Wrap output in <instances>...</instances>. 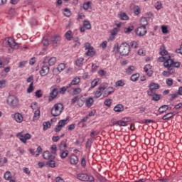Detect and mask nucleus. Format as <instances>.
<instances>
[{
	"mask_svg": "<svg viewBox=\"0 0 182 182\" xmlns=\"http://www.w3.org/2000/svg\"><path fill=\"white\" fill-rule=\"evenodd\" d=\"M113 93H114V87H107L104 92V97H107V96H110V95H113Z\"/></svg>",
	"mask_w": 182,
	"mask_h": 182,
	"instance_id": "obj_12",
	"label": "nucleus"
},
{
	"mask_svg": "<svg viewBox=\"0 0 182 182\" xmlns=\"http://www.w3.org/2000/svg\"><path fill=\"white\" fill-rule=\"evenodd\" d=\"M58 88H53L50 93L49 100H53L58 96Z\"/></svg>",
	"mask_w": 182,
	"mask_h": 182,
	"instance_id": "obj_16",
	"label": "nucleus"
},
{
	"mask_svg": "<svg viewBox=\"0 0 182 182\" xmlns=\"http://www.w3.org/2000/svg\"><path fill=\"white\" fill-rule=\"evenodd\" d=\"M166 69H168V71H163L162 75H163V76H165L166 77H169V76H171V75H173V73H174V69H171L169 68H166Z\"/></svg>",
	"mask_w": 182,
	"mask_h": 182,
	"instance_id": "obj_21",
	"label": "nucleus"
},
{
	"mask_svg": "<svg viewBox=\"0 0 182 182\" xmlns=\"http://www.w3.org/2000/svg\"><path fill=\"white\" fill-rule=\"evenodd\" d=\"M60 41H62V38L60 36H54L51 37L50 43L53 48H57V46L60 45Z\"/></svg>",
	"mask_w": 182,
	"mask_h": 182,
	"instance_id": "obj_8",
	"label": "nucleus"
},
{
	"mask_svg": "<svg viewBox=\"0 0 182 182\" xmlns=\"http://www.w3.org/2000/svg\"><path fill=\"white\" fill-rule=\"evenodd\" d=\"M70 162L71 164L76 165L77 163H79V158L75 154H73L70 157Z\"/></svg>",
	"mask_w": 182,
	"mask_h": 182,
	"instance_id": "obj_23",
	"label": "nucleus"
},
{
	"mask_svg": "<svg viewBox=\"0 0 182 182\" xmlns=\"http://www.w3.org/2000/svg\"><path fill=\"white\" fill-rule=\"evenodd\" d=\"M43 157L45 160H55V155H53L49 151H46L43 154Z\"/></svg>",
	"mask_w": 182,
	"mask_h": 182,
	"instance_id": "obj_11",
	"label": "nucleus"
},
{
	"mask_svg": "<svg viewBox=\"0 0 182 182\" xmlns=\"http://www.w3.org/2000/svg\"><path fill=\"white\" fill-rule=\"evenodd\" d=\"M114 49H117L122 56H127L130 53V45L127 43H122L119 46H114Z\"/></svg>",
	"mask_w": 182,
	"mask_h": 182,
	"instance_id": "obj_1",
	"label": "nucleus"
},
{
	"mask_svg": "<svg viewBox=\"0 0 182 182\" xmlns=\"http://www.w3.org/2000/svg\"><path fill=\"white\" fill-rule=\"evenodd\" d=\"M148 87H149V90H147L148 96H153V95H154V90H158V89H160V85L156 82H151L148 86Z\"/></svg>",
	"mask_w": 182,
	"mask_h": 182,
	"instance_id": "obj_6",
	"label": "nucleus"
},
{
	"mask_svg": "<svg viewBox=\"0 0 182 182\" xmlns=\"http://www.w3.org/2000/svg\"><path fill=\"white\" fill-rule=\"evenodd\" d=\"M77 178L80 181H95V178L93 176L89 175L87 173H80L77 174Z\"/></svg>",
	"mask_w": 182,
	"mask_h": 182,
	"instance_id": "obj_4",
	"label": "nucleus"
},
{
	"mask_svg": "<svg viewBox=\"0 0 182 182\" xmlns=\"http://www.w3.org/2000/svg\"><path fill=\"white\" fill-rule=\"evenodd\" d=\"M43 130H44V132H46V130H48V129H49V127H50V122H45L43 123Z\"/></svg>",
	"mask_w": 182,
	"mask_h": 182,
	"instance_id": "obj_49",
	"label": "nucleus"
},
{
	"mask_svg": "<svg viewBox=\"0 0 182 182\" xmlns=\"http://www.w3.org/2000/svg\"><path fill=\"white\" fill-rule=\"evenodd\" d=\"M124 111V106L122 104H118L114 107V112L116 113H122V112Z\"/></svg>",
	"mask_w": 182,
	"mask_h": 182,
	"instance_id": "obj_19",
	"label": "nucleus"
},
{
	"mask_svg": "<svg viewBox=\"0 0 182 182\" xmlns=\"http://www.w3.org/2000/svg\"><path fill=\"white\" fill-rule=\"evenodd\" d=\"M139 77H140V75L138 73L134 74L131 76V80L132 82H137V80H139Z\"/></svg>",
	"mask_w": 182,
	"mask_h": 182,
	"instance_id": "obj_47",
	"label": "nucleus"
},
{
	"mask_svg": "<svg viewBox=\"0 0 182 182\" xmlns=\"http://www.w3.org/2000/svg\"><path fill=\"white\" fill-rule=\"evenodd\" d=\"M98 84H99V78L94 79L91 82L90 89H95V87H97Z\"/></svg>",
	"mask_w": 182,
	"mask_h": 182,
	"instance_id": "obj_33",
	"label": "nucleus"
},
{
	"mask_svg": "<svg viewBox=\"0 0 182 182\" xmlns=\"http://www.w3.org/2000/svg\"><path fill=\"white\" fill-rule=\"evenodd\" d=\"M17 137H20V140L22 141V143H26V138H25V136L23 135H22L21 133H18L17 134Z\"/></svg>",
	"mask_w": 182,
	"mask_h": 182,
	"instance_id": "obj_54",
	"label": "nucleus"
},
{
	"mask_svg": "<svg viewBox=\"0 0 182 182\" xmlns=\"http://www.w3.org/2000/svg\"><path fill=\"white\" fill-rule=\"evenodd\" d=\"M90 5H92V1L85 2L83 4L82 8L85 11H87V9L90 8Z\"/></svg>",
	"mask_w": 182,
	"mask_h": 182,
	"instance_id": "obj_42",
	"label": "nucleus"
},
{
	"mask_svg": "<svg viewBox=\"0 0 182 182\" xmlns=\"http://www.w3.org/2000/svg\"><path fill=\"white\" fill-rule=\"evenodd\" d=\"M63 112V104L62 103H57L55 104L54 106L51 109V114L54 117L60 116Z\"/></svg>",
	"mask_w": 182,
	"mask_h": 182,
	"instance_id": "obj_2",
	"label": "nucleus"
},
{
	"mask_svg": "<svg viewBox=\"0 0 182 182\" xmlns=\"http://www.w3.org/2000/svg\"><path fill=\"white\" fill-rule=\"evenodd\" d=\"M49 66L43 65L40 71L41 76H46L49 73Z\"/></svg>",
	"mask_w": 182,
	"mask_h": 182,
	"instance_id": "obj_18",
	"label": "nucleus"
},
{
	"mask_svg": "<svg viewBox=\"0 0 182 182\" xmlns=\"http://www.w3.org/2000/svg\"><path fill=\"white\" fill-rule=\"evenodd\" d=\"M86 139V136H80L75 141V145L79 146V144H82L85 142V140Z\"/></svg>",
	"mask_w": 182,
	"mask_h": 182,
	"instance_id": "obj_29",
	"label": "nucleus"
},
{
	"mask_svg": "<svg viewBox=\"0 0 182 182\" xmlns=\"http://www.w3.org/2000/svg\"><path fill=\"white\" fill-rule=\"evenodd\" d=\"M135 33L138 36H144L147 33V29L144 26H141L135 30Z\"/></svg>",
	"mask_w": 182,
	"mask_h": 182,
	"instance_id": "obj_9",
	"label": "nucleus"
},
{
	"mask_svg": "<svg viewBox=\"0 0 182 182\" xmlns=\"http://www.w3.org/2000/svg\"><path fill=\"white\" fill-rule=\"evenodd\" d=\"M126 83H124V81L123 80H119L115 82V87H122L124 86Z\"/></svg>",
	"mask_w": 182,
	"mask_h": 182,
	"instance_id": "obj_35",
	"label": "nucleus"
},
{
	"mask_svg": "<svg viewBox=\"0 0 182 182\" xmlns=\"http://www.w3.org/2000/svg\"><path fill=\"white\" fill-rule=\"evenodd\" d=\"M7 42L10 48H12L13 49H18V48H19V46H18V44L15 42V41L12 38H9Z\"/></svg>",
	"mask_w": 182,
	"mask_h": 182,
	"instance_id": "obj_14",
	"label": "nucleus"
},
{
	"mask_svg": "<svg viewBox=\"0 0 182 182\" xmlns=\"http://www.w3.org/2000/svg\"><path fill=\"white\" fill-rule=\"evenodd\" d=\"M173 112H169L163 116L162 120H170L173 117Z\"/></svg>",
	"mask_w": 182,
	"mask_h": 182,
	"instance_id": "obj_34",
	"label": "nucleus"
},
{
	"mask_svg": "<svg viewBox=\"0 0 182 182\" xmlns=\"http://www.w3.org/2000/svg\"><path fill=\"white\" fill-rule=\"evenodd\" d=\"M6 163H8V159L4 158V160H2V157L0 155V167H3Z\"/></svg>",
	"mask_w": 182,
	"mask_h": 182,
	"instance_id": "obj_55",
	"label": "nucleus"
},
{
	"mask_svg": "<svg viewBox=\"0 0 182 182\" xmlns=\"http://www.w3.org/2000/svg\"><path fill=\"white\" fill-rule=\"evenodd\" d=\"M42 43L43 46H49V40H48V38H43L42 40Z\"/></svg>",
	"mask_w": 182,
	"mask_h": 182,
	"instance_id": "obj_61",
	"label": "nucleus"
},
{
	"mask_svg": "<svg viewBox=\"0 0 182 182\" xmlns=\"http://www.w3.org/2000/svg\"><path fill=\"white\" fill-rule=\"evenodd\" d=\"M68 147V144H66V141H62L59 144H58V150L60 151H63V150H66V148Z\"/></svg>",
	"mask_w": 182,
	"mask_h": 182,
	"instance_id": "obj_24",
	"label": "nucleus"
},
{
	"mask_svg": "<svg viewBox=\"0 0 182 182\" xmlns=\"http://www.w3.org/2000/svg\"><path fill=\"white\" fill-rule=\"evenodd\" d=\"M160 55H161V56H166V55L168 53V52H167V50L164 48V46L160 48Z\"/></svg>",
	"mask_w": 182,
	"mask_h": 182,
	"instance_id": "obj_51",
	"label": "nucleus"
},
{
	"mask_svg": "<svg viewBox=\"0 0 182 182\" xmlns=\"http://www.w3.org/2000/svg\"><path fill=\"white\" fill-rule=\"evenodd\" d=\"M112 102H113V100L110 98L105 100V101L104 102V105L105 106H107V107H110V106H112Z\"/></svg>",
	"mask_w": 182,
	"mask_h": 182,
	"instance_id": "obj_53",
	"label": "nucleus"
},
{
	"mask_svg": "<svg viewBox=\"0 0 182 182\" xmlns=\"http://www.w3.org/2000/svg\"><path fill=\"white\" fill-rule=\"evenodd\" d=\"M68 89H70V85H67L66 86L62 87L60 89V93L61 95H65V93L66 92V90H68Z\"/></svg>",
	"mask_w": 182,
	"mask_h": 182,
	"instance_id": "obj_37",
	"label": "nucleus"
},
{
	"mask_svg": "<svg viewBox=\"0 0 182 182\" xmlns=\"http://www.w3.org/2000/svg\"><path fill=\"white\" fill-rule=\"evenodd\" d=\"M40 116H41V111L39 109L36 110L33 115V120H38Z\"/></svg>",
	"mask_w": 182,
	"mask_h": 182,
	"instance_id": "obj_46",
	"label": "nucleus"
},
{
	"mask_svg": "<svg viewBox=\"0 0 182 182\" xmlns=\"http://www.w3.org/2000/svg\"><path fill=\"white\" fill-rule=\"evenodd\" d=\"M119 32V30L117 28H114L112 30H111L110 33L111 36L114 37L116 35H117V33Z\"/></svg>",
	"mask_w": 182,
	"mask_h": 182,
	"instance_id": "obj_58",
	"label": "nucleus"
},
{
	"mask_svg": "<svg viewBox=\"0 0 182 182\" xmlns=\"http://www.w3.org/2000/svg\"><path fill=\"white\" fill-rule=\"evenodd\" d=\"M42 96H43V94H42V90H38L36 92V97L41 98L42 97Z\"/></svg>",
	"mask_w": 182,
	"mask_h": 182,
	"instance_id": "obj_62",
	"label": "nucleus"
},
{
	"mask_svg": "<svg viewBox=\"0 0 182 182\" xmlns=\"http://www.w3.org/2000/svg\"><path fill=\"white\" fill-rule=\"evenodd\" d=\"M36 152H37V154H36L35 156L38 157L39 154H41L42 153V147H41V146H38Z\"/></svg>",
	"mask_w": 182,
	"mask_h": 182,
	"instance_id": "obj_60",
	"label": "nucleus"
},
{
	"mask_svg": "<svg viewBox=\"0 0 182 182\" xmlns=\"http://www.w3.org/2000/svg\"><path fill=\"white\" fill-rule=\"evenodd\" d=\"M106 89H107V83L101 84L95 92V99H99V97L103 95V92H105Z\"/></svg>",
	"mask_w": 182,
	"mask_h": 182,
	"instance_id": "obj_5",
	"label": "nucleus"
},
{
	"mask_svg": "<svg viewBox=\"0 0 182 182\" xmlns=\"http://www.w3.org/2000/svg\"><path fill=\"white\" fill-rule=\"evenodd\" d=\"M6 102L11 107H16L18 105H19V101H18V98L14 95H9L7 97Z\"/></svg>",
	"mask_w": 182,
	"mask_h": 182,
	"instance_id": "obj_7",
	"label": "nucleus"
},
{
	"mask_svg": "<svg viewBox=\"0 0 182 182\" xmlns=\"http://www.w3.org/2000/svg\"><path fill=\"white\" fill-rule=\"evenodd\" d=\"M83 26L85 29H92V24L89 21H84Z\"/></svg>",
	"mask_w": 182,
	"mask_h": 182,
	"instance_id": "obj_40",
	"label": "nucleus"
},
{
	"mask_svg": "<svg viewBox=\"0 0 182 182\" xmlns=\"http://www.w3.org/2000/svg\"><path fill=\"white\" fill-rule=\"evenodd\" d=\"M168 110V105H161L159 109L158 112L160 113V114H163V113H166V111Z\"/></svg>",
	"mask_w": 182,
	"mask_h": 182,
	"instance_id": "obj_27",
	"label": "nucleus"
},
{
	"mask_svg": "<svg viewBox=\"0 0 182 182\" xmlns=\"http://www.w3.org/2000/svg\"><path fill=\"white\" fill-rule=\"evenodd\" d=\"M92 143H93V139H92V138L88 139L85 144L86 149H90V147H92Z\"/></svg>",
	"mask_w": 182,
	"mask_h": 182,
	"instance_id": "obj_45",
	"label": "nucleus"
},
{
	"mask_svg": "<svg viewBox=\"0 0 182 182\" xmlns=\"http://www.w3.org/2000/svg\"><path fill=\"white\" fill-rule=\"evenodd\" d=\"M134 70V66L131 65L129 67H128V68L126 70V73L127 75H132V73H133Z\"/></svg>",
	"mask_w": 182,
	"mask_h": 182,
	"instance_id": "obj_50",
	"label": "nucleus"
},
{
	"mask_svg": "<svg viewBox=\"0 0 182 182\" xmlns=\"http://www.w3.org/2000/svg\"><path fill=\"white\" fill-rule=\"evenodd\" d=\"M83 60H85V58H80L76 60L75 63L77 66H82L83 65Z\"/></svg>",
	"mask_w": 182,
	"mask_h": 182,
	"instance_id": "obj_44",
	"label": "nucleus"
},
{
	"mask_svg": "<svg viewBox=\"0 0 182 182\" xmlns=\"http://www.w3.org/2000/svg\"><path fill=\"white\" fill-rule=\"evenodd\" d=\"M33 82H31V84L29 85L28 89H27V92L28 93H32L33 92Z\"/></svg>",
	"mask_w": 182,
	"mask_h": 182,
	"instance_id": "obj_56",
	"label": "nucleus"
},
{
	"mask_svg": "<svg viewBox=\"0 0 182 182\" xmlns=\"http://www.w3.org/2000/svg\"><path fill=\"white\" fill-rule=\"evenodd\" d=\"M152 96L151 100H154V102H159V100H160V99L161 98V95H159V94H156L154 92Z\"/></svg>",
	"mask_w": 182,
	"mask_h": 182,
	"instance_id": "obj_32",
	"label": "nucleus"
},
{
	"mask_svg": "<svg viewBox=\"0 0 182 182\" xmlns=\"http://www.w3.org/2000/svg\"><path fill=\"white\" fill-rule=\"evenodd\" d=\"M66 122H68V119H61L57 125L60 126V127H64V126H66Z\"/></svg>",
	"mask_w": 182,
	"mask_h": 182,
	"instance_id": "obj_52",
	"label": "nucleus"
},
{
	"mask_svg": "<svg viewBox=\"0 0 182 182\" xmlns=\"http://www.w3.org/2000/svg\"><path fill=\"white\" fill-rule=\"evenodd\" d=\"M50 150H51L52 155L56 157V151L58 150V147L56 146V144H53L50 147Z\"/></svg>",
	"mask_w": 182,
	"mask_h": 182,
	"instance_id": "obj_38",
	"label": "nucleus"
},
{
	"mask_svg": "<svg viewBox=\"0 0 182 182\" xmlns=\"http://www.w3.org/2000/svg\"><path fill=\"white\" fill-rule=\"evenodd\" d=\"M164 68H168L169 69H174V68H178L181 66V63L177 61L175 62L174 60L169 58L164 62Z\"/></svg>",
	"mask_w": 182,
	"mask_h": 182,
	"instance_id": "obj_3",
	"label": "nucleus"
},
{
	"mask_svg": "<svg viewBox=\"0 0 182 182\" xmlns=\"http://www.w3.org/2000/svg\"><path fill=\"white\" fill-rule=\"evenodd\" d=\"M141 26H147L149 22L147 21V18L146 17H142L140 21Z\"/></svg>",
	"mask_w": 182,
	"mask_h": 182,
	"instance_id": "obj_36",
	"label": "nucleus"
},
{
	"mask_svg": "<svg viewBox=\"0 0 182 182\" xmlns=\"http://www.w3.org/2000/svg\"><path fill=\"white\" fill-rule=\"evenodd\" d=\"M65 39L68 41H71L72 39V31H68L65 34Z\"/></svg>",
	"mask_w": 182,
	"mask_h": 182,
	"instance_id": "obj_43",
	"label": "nucleus"
},
{
	"mask_svg": "<svg viewBox=\"0 0 182 182\" xmlns=\"http://www.w3.org/2000/svg\"><path fill=\"white\" fill-rule=\"evenodd\" d=\"M133 29H134V27L133 26H129L128 28H124V33H130V32H132V31H133Z\"/></svg>",
	"mask_w": 182,
	"mask_h": 182,
	"instance_id": "obj_59",
	"label": "nucleus"
},
{
	"mask_svg": "<svg viewBox=\"0 0 182 182\" xmlns=\"http://www.w3.org/2000/svg\"><path fill=\"white\" fill-rule=\"evenodd\" d=\"M130 46H131V48H134V49H136V48H139V44L136 41H131L130 44H129V47Z\"/></svg>",
	"mask_w": 182,
	"mask_h": 182,
	"instance_id": "obj_57",
	"label": "nucleus"
},
{
	"mask_svg": "<svg viewBox=\"0 0 182 182\" xmlns=\"http://www.w3.org/2000/svg\"><path fill=\"white\" fill-rule=\"evenodd\" d=\"M46 166L50 167L51 168H54V167H56V161H55L53 159H48V161L46 162Z\"/></svg>",
	"mask_w": 182,
	"mask_h": 182,
	"instance_id": "obj_28",
	"label": "nucleus"
},
{
	"mask_svg": "<svg viewBox=\"0 0 182 182\" xmlns=\"http://www.w3.org/2000/svg\"><path fill=\"white\" fill-rule=\"evenodd\" d=\"M118 18L121 19V21H129V16H127V14L120 11L118 14Z\"/></svg>",
	"mask_w": 182,
	"mask_h": 182,
	"instance_id": "obj_22",
	"label": "nucleus"
},
{
	"mask_svg": "<svg viewBox=\"0 0 182 182\" xmlns=\"http://www.w3.org/2000/svg\"><path fill=\"white\" fill-rule=\"evenodd\" d=\"M144 70L149 77L153 75V70L151 69V65H150V64L146 65L144 68Z\"/></svg>",
	"mask_w": 182,
	"mask_h": 182,
	"instance_id": "obj_13",
	"label": "nucleus"
},
{
	"mask_svg": "<svg viewBox=\"0 0 182 182\" xmlns=\"http://www.w3.org/2000/svg\"><path fill=\"white\" fill-rule=\"evenodd\" d=\"M86 56H90V58H93L95 55H96V51L94 50L93 48L87 50V51L85 53Z\"/></svg>",
	"mask_w": 182,
	"mask_h": 182,
	"instance_id": "obj_30",
	"label": "nucleus"
},
{
	"mask_svg": "<svg viewBox=\"0 0 182 182\" xmlns=\"http://www.w3.org/2000/svg\"><path fill=\"white\" fill-rule=\"evenodd\" d=\"M134 12L136 15H139L140 14V7L139 6H136L134 8Z\"/></svg>",
	"mask_w": 182,
	"mask_h": 182,
	"instance_id": "obj_64",
	"label": "nucleus"
},
{
	"mask_svg": "<svg viewBox=\"0 0 182 182\" xmlns=\"http://www.w3.org/2000/svg\"><path fill=\"white\" fill-rule=\"evenodd\" d=\"M166 86H168V87H171L173 86V84L174 83V80L172 78H167L166 80Z\"/></svg>",
	"mask_w": 182,
	"mask_h": 182,
	"instance_id": "obj_41",
	"label": "nucleus"
},
{
	"mask_svg": "<svg viewBox=\"0 0 182 182\" xmlns=\"http://www.w3.org/2000/svg\"><path fill=\"white\" fill-rule=\"evenodd\" d=\"M66 66L65 65V63H60L58 65L57 70H58V72H63Z\"/></svg>",
	"mask_w": 182,
	"mask_h": 182,
	"instance_id": "obj_48",
	"label": "nucleus"
},
{
	"mask_svg": "<svg viewBox=\"0 0 182 182\" xmlns=\"http://www.w3.org/2000/svg\"><path fill=\"white\" fill-rule=\"evenodd\" d=\"M5 180H11L12 178V173H11V171H7L4 176Z\"/></svg>",
	"mask_w": 182,
	"mask_h": 182,
	"instance_id": "obj_39",
	"label": "nucleus"
},
{
	"mask_svg": "<svg viewBox=\"0 0 182 182\" xmlns=\"http://www.w3.org/2000/svg\"><path fill=\"white\" fill-rule=\"evenodd\" d=\"M60 151V157H61V159H66V157H68V156H69L68 150H63V151Z\"/></svg>",
	"mask_w": 182,
	"mask_h": 182,
	"instance_id": "obj_31",
	"label": "nucleus"
},
{
	"mask_svg": "<svg viewBox=\"0 0 182 182\" xmlns=\"http://www.w3.org/2000/svg\"><path fill=\"white\" fill-rule=\"evenodd\" d=\"M114 126H119L120 127L127 126V121H126V118H124L122 120L115 122Z\"/></svg>",
	"mask_w": 182,
	"mask_h": 182,
	"instance_id": "obj_17",
	"label": "nucleus"
},
{
	"mask_svg": "<svg viewBox=\"0 0 182 182\" xmlns=\"http://www.w3.org/2000/svg\"><path fill=\"white\" fill-rule=\"evenodd\" d=\"M93 103H95V100H93V97H90L85 101V105H86L87 107H92V106H93Z\"/></svg>",
	"mask_w": 182,
	"mask_h": 182,
	"instance_id": "obj_25",
	"label": "nucleus"
},
{
	"mask_svg": "<svg viewBox=\"0 0 182 182\" xmlns=\"http://www.w3.org/2000/svg\"><path fill=\"white\" fill-rule=\"evenodd\" d=\"M14 119L17 122V123H22V122H23V117L19 112L14 114Z\"/></svg>",
	"mask_w": 182,
	"mask_h": 182,
	"instance_id": "obj_15",
	"label": "nucleus"
},
{
	"mask_svg": "<svg viewBox=\"0 0 182 182\" xmlns=\"http://www.w3.org/2000/svg\"><path fill=\"white\" fill-rule=\"evenodd\" d=\"M70 89H72L73 90V96H76V95H80V93H82V88L80 87H77L75 88L73 87H70Z\"/></svg>",
	"mask_w": 182,
	"mask_h": 182,
	"instance_id": "obj_26",
	"label": "nucleus"
},
{
	"mask_svg": "<svg viewBox=\"0 0 182 182\" xmlns=\"http://www.w3.org/2000/svg\"><path fill=\"white\" fill-rule=\"evenodd\" d=\"M64 15L65 16L69 17L70 16L71 14H70V10H69L68 9L65 8L64 9Z\"/></svg>",
	"mask_w": 182,
	"mask_h": 182,
	"instance_id": "obj_63",
	"label": "nucleus"
},
{
	"mask_svg": "<svg viewBox=\"0 0 182 182\" xmlns=\"http://www.w3.org/2000/svg\"><path fill=\"white\" fill-rule=\"evenodd\" d=\"M79 83H80V78L79 77H75L71 82L68 84V86H70V87H73V86H76L77 85H79Z\"/></svg>",
	"mask_w": 182,
	"mask_h": 182,
	"instance_id": "obj_20",
	"label": "nucleus"
},
{
	"mask_svg": "<svg viewBox=\"0 0 182 182\" xmlns=\"http://www.w3.org/2000/svg\"><path fill=\"white\" fill-rule=\"evenodd\" d=\"M43 63H48L49 66H53L56 63V57H44Z\"/></svg>",
	"mask_w": 182,
	"mask_h": 182,
	"instance_id": "obj_10",
	"label": "nucleus"
}]
</instances>
